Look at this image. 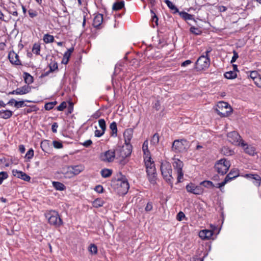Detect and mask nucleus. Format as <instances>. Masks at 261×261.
<instances>
[{"label": "nucleus", "mask_w": 261, "mask_h": 261, "mask_svg": "<svg viewBox=\"0 0 261 261\" xmlns=\"http://www.w3.org/2000/svg\"><path fill=\"white\" fill-rule=\"evenodd\" d=\"M114 189L120 196H123L127 192L129 185L126 177L121 172L117 175V178L113 181Z\"/></svg>", "instance_id": "1"}, {"label": "nucleus", "mask_w": 261, "mask_h": 261, "mask_svg": "<svg viewBox=\"0 0 261 261\" xmlns=\"http://www.w3.org/2000/svg\"><path fill=\"white\" fill-rule=\"evenodd\" d=\"M217 113L222 117H227L231 114L232 109L228 103L224 101H220L217 105L216 109Z\"/></svg>", "instance_id": "6"}, {"label": "nucleus", "mask_w": 261, "mask_h": 261, "mask_svg": "<svg viewBox=\"0 0 261 261\" xmlns=\"http://www.w3.org/2000/svg\"><path fill=\"white\" fill-rule=\"evenodd\" d=\"M146 173L149 182L153 185L155 184L157 175L155 167L149 168L146 170Z\"/></svg>", "instance_id": "13"}, {"label": "nucleus", "mask_w": 261, "mask_h": 261, "mask_svg": "<svg viewBox=\"0 0 261 261\" xmlns=\"http://www.w3.org/2000/svg\"><path fill=\"white\" fill-rule=\"evenodd\" d=\"M23 78L25 83L28 85L31 84L34 82L33 77L28 72H24L23 73Z\"/></svg>", "instance_id": "32"}, {"label": "nucleus", "mask_w": 261, "mask_h": 261, "mask_svg": "<svg viewBox=\"0 0 261 261\" xmlns=\"http://www.w3.org/2000/svg\"><path fill=\"white\" fill-rule=\"evenodd\" d=\"M213 234V230L203 229L200 231L199 236L202 240H209L212 237Z\"/></svg>", "instance_id": "17"}, {"label": "nucleus", "mask_w": 261, "mask_h": 261, "mask_svg": "<svg viewBox=\"0 0 261 261\" xmlns=\"http://www.w3.org/2000/svg\"><path fill=\"white\" fill-rule=\"evenodd\" d=\"M8 58L10 62L14 65H21L20 61L19 60V56L14 51L10 52L8 55Z\"/></svg>", "instance_id": "18"}, {"label": "nucleus", "mask_w": 261, "mask_h": 261, "mask_svg": "<svg viewBox=\"0 0 261 261\" xmlns=\"http://www.w3.org/2000/svg\"><path fill=\"white\" fill-rule=\"evenodd\" d=\"M150 12L151 13V18L150 20V25H151V27L154 28L155 27H158L159 25V19L153 10H151Z\"/></svg>", "instance_id": "25"}, {"label": "nucleus", "mask_w": 261, "mask_h": 261, "mask_svg": "<svg viewBox=\"0 0 261 261\" xmlns=\"http://www.w3.org/2000/svg\"><path fill=\"white\" fill-rule=\"evenodd\" d=\"M31 88L28 85H24L20 88H17L16 90H13L9 93V94L23 95L27 94L31 91Z\"/></svg>", "instance_id": "14"}, {"label": "nucleus", "mask_w": 261, "mask_h": 261, "mask_svg": "<svg viewBox=\"0 0 261 261\" xmlns=\"http://www.w3.org/2000/svg\"><path fill=\"white\" fill-rule=\"evenodd\" d=\"M124 7V2L123 1L115 3L112 9L114 11H117L122 9Z\"/></svg>", "instance_id": "34"}, {"label": "nucleus", "mask_w": 261, "mask_h": 261, "mask_svg": "<svg viewBox=\"0 0 261 261\" xmlns=\"http://www.w3.org/2000/svg\"><path fill=\"white\" fill-rule=\"evenodd\" d=\"M38 109L36 106H33L32 107L27 108L24 109V112L26 114L31 113L32 112L37 111Z\"/></svg>", "instance_id": "46"}, {"label": "nucleus", "mask_w": 261, "mask_h": 261, "mask_svg": "<svg viewBox=\"0 0 261 261\" xmlns=\"http://www.w3.org/2000/svg\"><path fill=\"white\" fill-rule=\"evenodd\" d=\"M50 71L53 72L58 69V64L57 62H54L53 64L49 65Z\"/></svg>", "instance_id": "56"}, {"label": "nucleus", "mask_w": 261, "mask_h": 261, "mask_svg": "<svg viewBox=\"0 0 261 261\" xmlns=\"http://www.w3.org/2000/svg\"><path fill=\"white\" fill-rule=\"evenodd\" d=\"M227 140L232 144L239 146L240 145L243 140L241 137L236 131H232L228 133L227 135Z\"/></svg>", "instance_id": "9"}, {"label": "nucleus", "mask_w": 261, "mask_h": 261, "mask_svg": "<svg viewBox=\"0 0 261 261\" xmlns=\"http://www.w3.org/2000/svg\"><path fill=\"white\" fill-rule=\"evenodd\" d=\"M230 167L229 161L223 158L217 161L214 168L219 174L224 175L228 172Z\"/></svg>", "instance_id": "5"}, {"label": "nucleus", "mask_w": 261, "mask_h": 261, "mask_svg": "<svg viewBox=\"0 0 261 261\" xmlns=\"http://www.w3.org/2000/svg\"><path fill=\"white\" fill-rule=\"evenodd\" d=\"M148 141L145 140L142 145V150L143 152V157H146V156H151L150 152L148 149Z\"/></svg>", "instance_id": "30"}, {"label": "nucleus", "mask_w": 261, "mask_h": 261, "mask_svg": "<svg viewBox=\"0 0 261 261\" xmlns=\"http://www.w3.org/2000/svg\"><path fill=\"white\" fill-rule=\"evenodd\" d=\"M160 170L164 179L172 186L173 177L172 176V170L170 163L167 161L162 162Z\"/></svg>", "instance_id": "2"}, {"label": "nucleus", "mask_w": 261, "mask_h": 261, "mask_svg": "<svg viewBox=\"0 0 261 261\" xmlns=\"http://www.w3.org/2000/svg\"><path fill=\"white\" fill-rule=\"evenodd\" d=\"M243 148L245 153L250 155H253L255 153V149L254 147L248 146L247 144L245 143L244 141L241 142V145Z\"/></svg>", "instance_id": "22"}, {"label": "nucleus", "mask_w": 261, "mask_h": 261, "mask_svg": "<svg viewBox=\"0 0 261 261\" xmlns=\"http://www.w3.org/2000/svg\"><path fill=\"white\" fill-rule=\"evenodd\" d=\"M8 177V174L6 172L2 171L0 172V185H1L4 179Z\"/></svg>", "instance_id": "47"}, {"label": "nucleus", "mask_w": 261, "mask_h": 261, "mask_svg": "<svg viewBox=\"0 0 261 261\" xmlns=\"http://www.w3.org/2000/svg\"><path fill=\"white\" fill-rule=\"evenodd\" d=\"M43 40L45 43H52L55 40L54 37L48 34L44 35Z\"/></svg>", "instance_id": "37"}, {"label": "nucleus", "mask_w": 261, "mask_h": 261, "mask_svg": "<svg viewBox=\"0 0 261 261\" xmlns=\"http://www.w3.org/2000/svg\"><path fill=\"white\" fill-rule=\"evenodd\" d=\"M119 156L123 159L129 156L132 152V146L131 144H125L119 149L116 150Z\"/></svg>", "instance_id": "10"}, {"label": "nucleus", "mask_w": 261, "mask_h": 261, "mask_svg": "<svg viewBox=\"0 0 261 261\" xmlns=\"http://www.w3.org/2000/svg\"><path fill=\"white\" fill-rule=\"evenodd\" d=\"M70 57V56L69 55H67V53H64L62 61V63L67 64L69 61Z\"/></svg>", "instance_id": "51"}, {"label": "nucleus", "mask_w": 261, "mask_h": 261, "mask_svg": "<svg viewBox=\"0 0 261 261\" xmlns=\"http://www.w3.org/2000/svg\"><path fill=\"white\" fill-rule=\"evenodd\" d=\"M34 151L33 148H31L27 152L25 158L27 161H30L34 156Z\"/></svg>", "instance_id": "44"}, {"label": "nucleus", "mask_w": 261, "mask_h": 261, "mask_svg": "<svg viewBox=\"0 0 261 261\" xmlns=\"http://www.w3.org/2000/svg\"><path fill=\"white\" fill-rule=\"evenodd\" d=\"M172 164L173 168L177 174V182H181L182 181L181 179H183L184 177V172L182 171L184 163L180 160L174 159Z\"/></svg>", "instance_id": "8"}, {"label": "nucleus", "mask_w": 261, "mask_h": 261, "mask_svg": "<svg viewBox=\"0 0 261 261\" xmlns=\"http://www.w3.org/2000/svg\"><path fill=\"white\" fill-rule=\"evenodd\" d=\"M40 48V45L38 43H35L33 46L32 52L36 55H39Z\"/></svg>", "instance_id": "41"}, {"label": "nucleus", "mask_w": 261, "mask_h": 261, "mask_svg": "<svg viewBox=\"0 0 261 261\" xmlns=\"http://www.w3.org/2000/svg\"><path fill=\"white\" fill-rule=\"evenodd\" d=\"M54 107L53 106V104L51 102H49L47 103H46L44 106V109L46 110L49 111L51 109H53Z\"/></svg>", "instance_id": "64"}, {"label": "nucleus", "mask_w": 261, "mask_h": 261, "mask_svg": "<svg viewBox=\"0 0 261 261\" xmlns=\"http://www.w3.org/2000/svg\"><path fill=\"white\" fill-rule=\"evenodd\" d=\"M53 187L56 190L58 191H63L65 190L66 187L65 186L60 182L59 181H53L52 182Z\"/></svg>", "instance_id": "29"}, {"label": "nucleus", "mask_w": 261, "mask_h": 261, "mask_svg": "<svg viewBox=\"0 0 261 261\" xmlns=\"http://www.w3.org/2000/svg\"><path fill=\"white\" fill-rule=\"evenodd\" d=\"M190 31L192 33L197 35H200L202 33L200 29L193 26L190 28Z\"/></svg>", "instance_id": "45"}, {"label": "nucleus", "mask_w": 261, "mask_h": 261, "mask_svg": "<svg viewBox=\"0 0 261 261\" xmlns=\"http://www.w3.org/2000/svg\"><path fill=\"white\" fill-rule=\"evenodd\" d=\"M189 146V142L185 139L176 140L173 144L172 149L176 153L182 152L186 151Z\"/></svg>", "instance_id": "7"}, {"label": "nucleus", "mask_w": 261, "mask_h": 261, "mask_svg": "<svg viewBox=\"0 0 261 261\" xmlns=\"http://www.w3.org/2000/svg\"><path fill=\"white\" fill-rule=\"evenodd\" d=\"M12 172L13 176L24 181H29L31 179L30 176L22 171H18L17 169H13Z\"/></svg>", "instance_id": "15"}, {"label": "nucleus", "mask_w": 261, "mask_h": 261, "mask_svg": "<svg viewBox=\"0 0 261 261\" xmlns=\"http://www.w3.org/2000/svg\"><path fill=\"white\" fill-rule=\"evenodd\" d=\"M180 17L182 18L185 20H194L193 18V15L190 14L186 12L185 11H181L179 12H177Z\"/></svg>", "instance_id": "27"}, {"label": "nucleus", "mask_w": 261, "mask_h": 261, "mask_svg": "<svg viewBox=\"0 0 261 261\" xmlns=\"http://www.w3.org/2000/svg\"><path fill=\"white\" fill-rule=\"evenodd\" d=\"M80 144L85 147H89L92 144V141L91 140L89 139L86 140L83 143H80Z\"/></svg>", "instance_id": "58"}, {"label": "nucleus", "mask_w": 261, "mask_h": 261, "mask_svg": "<svg viewBox=\"0 0 261 261\" xmlns=\"http://www.w3.org/2000/svg\"><path fill=\"white\" fill-rule=\"evenodd\" d=\"M94 190L98 193H102L103 192V188L100 185L96 186Z\"/></svg>", "instance_id": "60"}, {"label": "nucleus", "mask_w": 261, "mask_h": 261, "mask_svg": "<svg viewBox=\"0 0 261 261\" xmlns=\"http://www.w3.org/2000/svg\"><path fill=\"white\" fill-rule=\"evenodd\" d=\"M131 131L127 130L124 133L125 144H130V142L132 138Z\"/></svg>", "instance_id": "31"}, {"label": "nucleus", "mask_w": 261, "mask_h": 261, "mask_svg": "<svg viewBox=\"0 0 261 261\" xmlns=\"http://www.w3.org/2000/svg\"><path fill=\"white\" fill-rule=\"evenodd\" d=\"M54 147L57 149H60L63 148V144L61 142L58 141H54L53 142Z\"/></svg>", "instance_id": "52"}, {"label": "nucleus", "mask_w": 261, "mask_h": 261, "mask_svg": "<svg viewBox=\"0 0 261 261\" xmlns=\"http://www.w3.org/2000/svg\"><path fill=\"white\" fill-rule=\"evenodd\" d=\"M221 153L225 156H230L234 154V152L233 150L230 149L227 146H224L221 149Z\"/></svg>", "instance_id": "33"}, {"label": "nucleus", "mask_w": 261, "mask_h": 261, "mask_svg": "<svg viewBox=\"0 0 261 261\" xmlns=\"http://www.w3.org/2000/svg\"><path fill=\"white\" fill-rule=\"evenodd\" d=\"M65 178H70L73 177L71 169L68 168V166L62 168L60 172Z\"/></svg>", "instance_id": "21"}, {"label": "nucleus", "mask_w": 261, "mask_h": 261, "mask_svg": "<svg viewBox=\"0 0 261 261\" xmlns=\"http://www.w3.org/2000/svg\"><path fill=\"white\" fill-rule=\"evenodd\" d=\"M100 174L102 177L107 178L112 175V170L111 169L105 168L101 170Z\"/></svg>", "instance_id": "35"}, {"label": "nucleus", "mask_w": 261, "mask_h": 261, "mask_svg": "<svg viewBox=\"0 0 261 261\" xmlns=\"http://www.w3.org/2000/svg\"><path fill=\"white\" fill-rule=\"evenodd\" d=\"M159 135L158 133H155L151 138L150 143L153 145H156L159 142Z\"/></svg>", "instance_id": "40"}, {"label": "nucleus", "mask_w": 261, "mask_h": 261, "mask_svg": "<svg viewBox=\"0 0 261 261\" xmlns=\"http://www.w3.org/2000/svg\"><path fill=\"white\" fill-rule=\"evenodd\" d=\"M144 161L146 167V170L149 169V168L155 167V164L153 161H151V156H146L144 158Z\"/></svg>", "instance_id": "24"}, {"label": "nucleus", "mask_w": 261, "mask_h": 261, "mask_svg": "<svg viewBox=\"0 0 261 261\" xmlns=\"http://www.w3.org/2000/svg\"><path fill=\"white\" fill-rule=\"evenodd\" d=\"M200 185L201 186H203V187L207 188H214L215 187V185H214L213 182L210 180H204L203 181H201L200 183Z\"/></svg>", "instance_id": "42"}, {"label": "nucleus", "mask_w": 261, "mask_h": 261, "mask_svg": "<svg viewBox=\"0 0 261 261\" xmlns=\"http://www.w3.org/2000/svg\"><path fill=\"white\" fill-rule=\"evenodd\" d=\"M212 51L211 48L207 50L205 55H202L199 57L195 64V68L198 70H203L207 68L210 64V58L208 54Z\"/></svg>", "instance_id": "3"}, {"label": "nucleus", "mask_w": 261, "mask_h": 261, "mask_svg": "<svg viewBox=\"0 0 261 261\" xmlns=\"http://www.w3.org/2000/svg\"><path fill=\"white\" fill-rule=\"evenodd\" d=\"M45 217L48 219V223L55 227H59L63 224V221L56 211H52L47 213Z\"/></svg>", "instance_id": "4"}, {"label": "nucleus", "mask_w": 261, "mask_h": 261, "mask_svg": "<svg viewBox=\"0 0 261 261\" xmlns=\"http://www.w3.org/2000/svg\"><path fill=\"white\" fill-rule=\"evenodd\" d=\"M164 2L168 8L171 10L173 11V14H176L177 13V12H179L178 9L173 4L172 2L169 0H165Z\"/></svg>", "instance_id": "28"}, {"label": "nucleus", "mask_w": 261, "mask_h": 261, "mask_svg": "<svg viewBox=\"0 0 261 261\" xmlns=\"http://www.w3.org/2000/svg\"><path fill=\"white\" fill-rule=\"evenodd\" d=\"M67 107V102L63 101L61 103L57 108L58 111H62Z\"/></svg>", "instance_id": "50"}, {"label": "nucleus", "mask_w": 261, "mask_h": 261, "mask_svg": "<svg viewBox=\"0 0 261 261\" xmlns=\"http://www.w3.org/2000/svg\"><path fill=\"white\" fill-rule=\"evenodd\" d=\"M105 131H103V130H98V129H96L95 131V136L96 137H100L101 136H102L104 133H105Z\"/></svg>", "instance_id": "62"}, {"label": "nucleus", "mask_w": 261, "mask_h": 261, "mask_svg": "<svg viewBox=\"0 0 261 261\" xmlns=\"http://www.w3.org/2000/svg\"><path fill=\"white\" fill-rule=\"evenodd\" d=\"M103 203L104 201L101 198H97L93 201L92 205L93 207L95 208H98L99 207L102 206Z\"/></svg>", "instance_id": "39"}, {"label": "nucleus", "mask_w": 261, "mask_h": 261, "mask_svg": "<svg viewBox=\"0 0 261 261\" xmlns=\"http://www.w3.org/2000/svg\"><path fill=\"white\" fill-rule=\"evenodd\" d=\"M110 128L112 130L111 136L113 137H116L117 135V123L114 121L111 123L110 125Z\"/></svg>", "instance_id": "36"}, {"label": "nucleus", "mask_w": 261, "mask_h": 261, "mask_svg": "<svg viewBox=\"0 0 261 261\" xmlns=\"http://www.w3.org/2000/svg\"><path fill=\"white\" fill-rule=\"evenodd\" d=\"M68 103V113L71 114L73 111V103L71 101H69Z\"/></svg>", "instance_id": "54"}, {"label": "nucleus", "mask_w": 261, "mask_h": 261, "mask_svg": "<svg viewBox=\"0 0 261 261\" xmlns=\"http://www.w3.org/2000/svg\"><path fill=\"white\" fill-rule=\"evenodd\" d=\"M153 107L156 111H159L161 109V103L159 100H156L154 103Z\"/></svg>", "instance_id": "63"}, {"label": "nucleus", "mask_w": 261, "mask_h": 261, "mask_svg": "<svg viewBox=\"0 0 261 261\" xmlns=\"http://www.w3.org/2000/svg\"><path fill=\"white\" fill-rule=\"evenodd\" d=\"M224 76L227 79H234L237 77V74L234 71H229L224 73Z\"/></svg>", "instance_id": "38"}, {"label": "nucleus", "mask_w": 261, "mask_h": 261, "mask_svg": "<svg viewBox=\"0 0 261 261\" xmlns=\"http://www.w3.org/2000/svg\"><path fill=\"white\" fill-rule=\"evenodd\" d=\"M68 168H71L72 174L74 176L77 175L83 171L85 169L84 165L80 164L74 166H68Z\"/></svg>", "instance_id": "20"}, {"label": "nucleus", "mask_w": 261, "mask_h": 261, "mask_svg": "<svg viewBox=\"0 0 261 261\" xmlns=\"http://www.w3.org/2000/svg\"><path fill=\"white\" fill-rule=\"evenodd\" d=\"M232 53H233V56H232L231 61H230L231 63H233L235 62L236 61L237 59L239 58L238 54L236 50H234Z\"/></svg>", "instance_id": "57"}, {"label": "nucleus", "mask_w": 261, "mask_h": 261, "mask_svg": "<svg viewBox=\"0 0 261 261\" xmlns=\"http://www.w3.org/2000/svg\"><path fill=\"white\" fill-rule=\"evenodd\" d=\"M116 152V150H108L101 154L100 159L104 162H112L115 159Z\"/></svg>", "instance_id": "12"}, {"label": "nucleus", "mask_w": 261, "mask_h": 261, "mask_svg": "<svg viewBox=\"0 0 261 261\" xmlns=\"http://www.w3.org/2000/svg\"><path fill=\"white\" fill-rule=\"evenodd\" d=\"M14 106L17 108H21L24 106H26V105L24 104V101L21 100L19 101H15V103L14 104Z\"/></svg>", "instance_id": "53"}, {"label": "nucleus", "mask_w": 261, "mask_h": 261, "mask_svg": "<svg viewBox=\"0 0 261 261\" xmlns=\"http://www.w3.org/2000/svg\"><path fill=\"white\" fill-rule=\"evenodd\" d=\"M253 81L256 86L261 88V76L260 75L256 77Z\"/></svg>", "instance_id": "55"}, {"label": "nucleus", "mask_w": 261, "mask_h": 261, "mask_svg": "<svg viewBox=\"0 0 261 261\" xmlns=\"http://www.w3.org/2000/svg\"><path fill=\"white\" fill-rule=\"evenodd\" d=\"M185 217V215L182 212H179L176 216V219L178 221H181Z\"/></svg>", "instance_id": "59"}, {"label": "nucleus", "mask_w": 261, "mask_h": 261, "mask_svg": "<svg viewBox=\"0 0 261 261\" xmlns=\"http://www.w3.org/2000/svg\"><path fill=\"white\" fill-rule=\"evenodd\" d=\"M186 189L188 192L195 195H201L204 191L203 188L200 185H195L192 182L188 184L186 187Z\"/></svg>", "instance_id": "11"}, {"label": "nucleus", "mask_w": 261, "mask_h": 261, "mask_svg": "<svg viewBox=\"0 0 261 261\" xmlns=\"http://www.w3.org/2000/svg\"><path fill=\"white\" fill-rule=\"evenodd\" d=\"M247 178L252 180L253 184L259 187L261 184V177L257 174H246L245 176Z\"/></svg>", "instance_id": "16"}, {"label": "nucleus", "mask_w": 261, "mask_h": 261, "mask_svg": "<svg viewBox=\"0 0 261 261\" xmlns=\"http://www.w3.org/2000/svg\"><path fill=\"white\" fill-rule=\"evenodd\" d=\"M13 112L10 110H2L0 111V118L4 119H8L12 117Z\"/></svg>", "instance_id": "26"}, {"label": "nucleus", "mask_w": 261, "mask_h": 261, "mask_svg": "<svg viewBox=\"0 0 261 261\" xmlns=\"http://www.w3.org/2000/svg\"><path fill=\"white\" fill-rule=\"evenodd\" d=\"M103 20V15L100 13L95 15L93 18V26L99 29Z\"/></svg>", "instance_id": "19"}, {"label": "nucleus", "mask_w": 261, "mask_h": 261, "mask_svg": "<svg viewBox=\"0 0 261 261\" xmlns=\"http://www.w3.org/2000/svg\"><path fill=\"white\" fill-rule=\"evenodd\" d=\"M99 126L101 130L105 131L106 129V121L103 119H100L98 120Z\"/></svg>", "instance_id": "48"}, {"label": "nucleus", "mask_w": 261, "mask_h": 261, "mask_svg": "<svg viewBox=\"0 0 261 261\" xmlns=\"http://www.w3.org/2000/svg\"><path fill=\"white\" fill-rule=\"evenodd\" d=\"M239 175V173L238 171L234 169H231L229 173L225 176V179L227 180V182H228L236 178Z\"/></svg>", "instance_id": "23"}, {"label": "nucleus", "mask_w": 261, "mask_h": 261, "mask_svg": "<svg viewBox=\"0 0 261 261\" xmlns=\"http://www.w3.org/2000/svg\"><path fill=\"white\" fill-rule=\"evenodd\" d=\"M28 13H29V16L31 18H33L38 15V12H37V11H36L34 9H30L28 10Z\"/></svg>", "instance_id": "49"}, {"label": "nucleus", "mask_w": 261, "mask_h": 261, "mask_svg": "<svg viewBox=\"0 0 261 261\" xmlns=\"http://www.w3.org/2000/svg\"><path fill=\"white\" fill-rule=\"evenodd\" d=\"M88 251L92 254H96L97 253V247L94 244H91L88 247Z\"/></svg>", "instance_id": "43"}, {"label": "nucleus", "mask_w": 261, "mask_h": 261, "mask_svg": "<svg viewBox=\"0 0 261 261\" xmlns=\"http://www.w3.org/2000/svg\"><path fill=\"white\" fill-rule=\"evenodd\" d=\"M259 76L258 73L256 71H252L250 72L249 76L254 81V79L256 77H257Z\"/></svg>", "instance_id": "61"}]
</instances>
